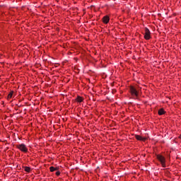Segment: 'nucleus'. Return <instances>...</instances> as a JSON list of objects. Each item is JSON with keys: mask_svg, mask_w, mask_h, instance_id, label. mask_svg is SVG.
<instances>
[{"mask_svg": "<svg viewBox=\"0 0 181 181\" xmlns=\"http://www.w3.org/2000/svg\"><path fill=\"white\" fill-rule=\"evenodd\" d=\"M75 100L76 101V103H83V101H84V98L81 97V96H78Z\"/></svg>", "mask_w": 181, "mask_h": 181, "instance_id": "7", "label": "nucleus"}, {"mask_svg": "<svg viewBox=\"0 0 181 181\" xmlns=\"http://www.w3.org/2000/svg\"><path fill=\"white\" fill-rule=\"evenodd\" d=\"M25 171L29 173L30 172V167H25Z\"/></svg>", "mask_w": 181, "mask_h": 181, "instance_id": "10", "label": "nucleus"}, {"mask_svg": "<svg viewBox=\"0 0 181 181\" xmlns=\"http://www.w3.org/2000/svg\"><path fill=\"white\" fill-rule=\"evenodd\" d=\"M54 170H55L54 167L51 166V167L49 168V171H50V172H54Z\"/></svg>", "mask_w": 181, "mask_h": 181, "instance_id": "11", "label": "nucleus"}, {"mask_svg": "<svg viewBox=\"0 0 181 181\" xmlns=\"http://www.w3.org/2000/svg\"><path fill=\"white\" fill-rule=\"evenodd\" d=\"M129 93L132 95V97H139V92L134 86H130Z\"/></svg>", "mask_w": 181, "mask_h": 181, "instance_id": "3", "label": "nucleus"}, {"mask_svg": "<svg viewBox=\"0 0 181 181\" xmlns=\"http://www.w3.org/2000/svg\"><path fill=\"white\" fill-rule=\"evenodd\" d=\"M156 158L158 160H159V162L160 163L161 166L163 168H166V158H165V157L160 154L156 155Z\"/></svg>", "mask_w": 181, "mask_h": 181, "instance_id": "2", "label": "nucleus"}, {"mask_svg": "<svg viewBox=\"0 0 181 181\" xmlns=\"http://www.w3.org/2000/svg\"><path fill=\"white\" fill-rule=\"evenodd\" d=\"M144 39L146 40H149L151 39V30L148 28H144Z\"/></svg>", "mask_w": 181, "mask_h": 181, "instance_id": "4", "label": "nucleus"}, {"mask_svg": "<svg viewBox=\"0 0 181 181\" xmlns=\"http://www.w3.org/2000/svg\"><path fill=\"white\" fill-rule=\"evenodd\" d=\"M135 138L136 139H137V141H142L143 142H145L146 141V138L142 137L141 136H139L138 134L135 135Z\"/></svg>", "mask_w": 181, "mask_h": 181, "instance_id": "6", "label": "nucleus"}, {"mask_svg": "<svg viewBox=\"0 0 181 181\" xmlns=\"http://www.w3.org/2000/svg\"><path fill=\"white\" fill-rule=\"evenodd\" d=\"M55 170H59V167H54Z\"/></svg>", "mask_w": 181, "mask_h": 181, "instance_id": "13", "label": "nucleus"}, {"mask_svg": "<svg viewBox=\"0 0 181 181\" xmlns=\"http://www.w3.org/2000/svg\"><path fill=\"white\" fill-rule=\"evenodd\" d=\"M56 175L57 176H60V171H57L56 172Z\"/></svg>", "mask_w": 181, "mask_h": 181, "instance_id": "12", "label": "nucleus"}, {"mask_svg": "<svg viewBox=\"0 0 181 181\" xmlns=\"http://www.w3.org/2000/svg\"><path fill=\"white\" fill-rule=\"evenodd\" d=\"M13 95V90H11L8 95V100H11L12 98V96Z\"/></svg>", "mask_w": 181, "mask_h": 181, "instance_id": "9", "label": "nucleus"}, {"mask_svg": "<svg viewBox=\"0 0 181 181\" xmlns=\"http://www.w3.org/2000/svg\"><path fill=\"white\" fill-rule=\"evenodd\" d=\"M166 112H165V110L163 108H161L158 110V115H164Z\"/></svg>", "mask_w": 181, "mask_h": 181, "instance_id": "8", "label": "nucleus"}, {"mask_svg": "<svg viewBox=\"0 0 181 181\" xmlns=\"http://www.w3.org/2000/svg\"><path fill=\"white\" fill-rule=\"evenodd\" d=\"M102 21L105 25L108 24V23L110 22V16H105L103 18H102Z\"/></svg>", "mask_w": 181, "mask_h": 181, "instance_id": "5", "label": "nucleus"}, {"mask_svg": "<svg viewBox=\"0 0 181 181\" xmlns=\"http://www.w3.org/2000/svg\"><path fill=\"white\" fill-rule=\"evenodd\" d=\"M16 148L21 151V152H23V153H27L28 151V146H26L25 144H16Z\"/></svg>", "mask_w": 181, "mask_h": 181, "instance_id": "1", "label": "nucleus"}, {"mask_svg": "<svg viewBox=\"0 0 181 181\" xmlns=\"http://www.w3.org/2000/svg\"><path fill=\"white\" fill-rule=\"evenodd\" d=\"M179 139H181V134H180V135L179 136Z\"/></svg>", "mask_w": 181, "mask_h": 181, "instance_id": "14", "label": "nucleus"}]
</instances>
